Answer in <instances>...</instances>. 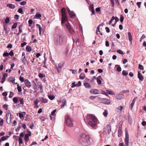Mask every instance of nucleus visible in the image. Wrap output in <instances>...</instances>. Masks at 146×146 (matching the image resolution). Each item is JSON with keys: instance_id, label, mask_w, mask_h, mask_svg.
Masks as SVG:
<instances>
[{"instance_id": "obj_23", "label": "nucleus", "mask_w": 146, "mask_h": 146, "mask_svg": "<svg viewBox=\"0 0 146 146\" xmlns=\"http://www.w3.org/2000/svg\"><path fill=\"white\" fill-rule=\"evenodd\" d=\"M41 98L42 100H41L40 101L42 103H47L48 102V100L46 98Z\"/></svg>"}, {"instance_id": "obj_35", "label": "nucleus", "mask_w": 146, "mask_h": 146, "mask_svg": "<svg viewBox=\"0 0 146 146\" xmlns=\"http://www.w3.org/2000/svg\"><path fill=\"white\" fill-rule=\"evenodd\" d=\"M8 136H3L1 137V140L2 141H4L5 140L7 139V138H8Z\"/></svg>"}, {"instance_id": "obj_57", "label": "nucleus", "mask_w": 146, "mask_h": 146, "mask_svg": "<svg viewBox=\"0 0 146 146\" xmlns=\"http://www.w3.org/2000/svg\"><path fill=\"white\" fill-rule=\"evenodd\" d=\"M9 21V17H7L5 20V22L6 23H8Z\"/></svg>"}, {"instance_id": "obj_6", "label": "nucleus", "mask_w": 146, "mask_h": 146, "mask_svg": "<svg viewBox=\"0 0 146 146\" xmlns=\"http://www.w3.org/2000/svg\"><path fill=\"white\" fill-rule=\"evenodd\" d=\"M24 83L25 85L27 88H30L32 86L31 83L29 81L28 79H25V81Z\"/></svg>"}, {"instance_id": "obj_52", "label": "nucleus", "mask_w": 146, "mask_h": 146, "mask_svg": "<svg viewBox=\"0 0 146 146\" xmlns=\"http://www.w3.org/2000/svg\"><path fill=\"white\" fill-rule=\"evenodd\" d=\"M97 96H91L89 97V98L90 99L92 100H93Z\"/></svg>"}, {"instance_id": "obj_17", "label": "nucleus", "mask_w": 146, "mask_h": 146, "mask_svg": "<svg viewBox=\"0 0 146 146\" xmlns=\"http://www.w3.org/2000/svg\"><path fill=\"white\" fill-rule=\"evenodd\" d=\"M128 35L129 40L131 42H132V39L131 34L130 32H129L128 33Z\"/></svg>"}, {"instance_id": "obj_44", "label": "nucleus", "mask_w": 146, "mask_h": 146, "mask_svg": "<svg viewBox=\"0 0 146 146\" xmlns=\"http://www.w3.org/2000/svg\"><path fill=\"white\" fill-rule=\"evenodd\" d=\"M97 81L98 84L99 85H100L102 83V82L101 80L98 78H97Z\"/></svg>"}, {"instance_id": "obj_26", "label": "nucleus", "mask_w": 146, "mask_h": 146, "mask_svg": "<svg viewBox=\"0 0 146 146\" xmlns=\"http://www.w3.org/2000/svg\"><path fill=\"white\" fill-rule=\"evenodd\" d=\"M118 136L119 137H120L121 135V133H122V130L121 129L119 128L118 129Z\"/></svg>"}, {"instance_id": "obj_25", "label": "nucleus", "mask_w": 146, "mask_h": 146, "mask_svg": "<svg viewBox=\"0 0 146 146\" xmlns=\"http://www.w3.org/2000/svg\"><path fill=\"white\" fill-rule=\"evenodd\" d=\"M26 49V51L28 52H30L32 50L31 48V47L29 46H27Z\"/></svg>"}, {"instance_id": "obj_38", "label": "nucleus", "mask_w": 146, "mask_h": 146, "mask_svg": "<svg viewBox=\"0 0 146 146\" xmlns=\"http://www.w3.org/2000/svg\"><path fill=\"white\" fill-rule=\"evenodd\" d=\"M19 101L20 102V104H21L23 105L24 104V101L23 100V98H19Z\"/></svg>"}, {"instance_id": "obj_41", "label": "nucleus", "mask_w": 146, "mask_h": 146, "mask_svg": "<svg viewBox=\"0 0 146 146\" xmlns=\"http://www.w3.org/2000/svg\"><path fill=\"white\" fill-rule=\"evenodd\" d=\"M117 52L119 53V54H124V53L121 50H117Z\"/></svg>"}, {"instance_id": "obj_48", "label": "nucleus", "mask_w": 146, "mask_h": 146, "mask_svg": "<svg viewBox=\"0 0 146 146\" xmlns=\"http://www.w3.org/2000/svg\"><path fill=\"white\" fill-rule=\"evenodd\" d=\"M35 16L36 18H38L41 17L42 15L40 14L37 13L36 14Z\"/></svg>"}, {"instance_id": "obj_18", "label": "nucleus", "mask_w": 146, "mask_h": 146, "mask_svg": "<svg viewBox=\"0 0 146 146\" xmlns=\"http://www.w3.org/2000/svg\"><path fill=\"white\" fill-rule=\"evenodd\" d=\"M100 26V25L98 26L97 27L96 31V33L97 35H98L99 34L98 32H100V34L101 35H102L103 33H102L100 32V27L99 26Z\"/></svg>"}, {"instance_id": "obj_13", "label": "nucleus", "mask_w": 146, "mask_h": 146, "mask_svg": "<svg viewBox=\"0 0 146 146\" xmlns=\"http://www.w3.org/2000/svg\"><path fill=\"white\" fill-rule=\"evenodd\" d=\"M138 77L139 79L141 81H143L144 79V77L139 72H138Z\"/></svg>"}, {"instance_id": "obj_22", "label": "nucleus", "mask_w": 146, "mask_h": 146, "mask_svg": "<svg viewBox=\"0 0 146 146\" xmlns=\"http://www.w3.org/2000/svg\"><path fill=\"white\" fill-rule=\"evenodd\" d=\"M9 80L11 82H12L13 83H15V79L13 78L12 77H10L9 78ZM16 84H17V83H16Z\"/></svg>"}, {"instance_id": "obj_37", "label": "nucleus", "mask_w": 146, "mask_h": 146, "mask_svg": "<svg viewBox=\"0 0 146 146\" xmlns=\"http://www.w3.org/2000/svg\"><path fill=\"white\" fill-rule=\"evenodd\" d=\"M4 120L3 119L0 118V125L2 126L3 125Z\"/></svg>"}, {"instance_id": "obj_16", "label": "nucleus", "mask_w": 146, "mask_h": 146, "mask_svg": "<svg viewBox=\"0 0 146 146\" xmlns=\"http://www.w3.org/2000/svg\"><path fill=\"white\" fill-rule=\"evenodd\" d=\"M36 26L37 27H38L39 29V34L40 35H41V32H42V28H41V27L40 25L38 24H36Z\"/></svg>"}, {"instance_id": "obj_59", "label": "nucleus", "mask_w": 146, "mask_h": 146, "mask_svg": "<svg viewBox=\"0 0 146 146\" xmlns=\"http://www.w3.org/2000/svg\"><path fill=\"white\" fill-rule=\"evenodd\" d=\"M111 3V6L112 7H114V2L113 0H110Z\"/></svg>"}, {"instance_id": "obj_45", "label": "nucleus", "mask_w": 146, "mask_h": 146, "mask_svg": "<svg viewBox=\"0 0 146 146\" xmlns=\"http://www.w3.org/2000/svg\"><path fill=\"white\" fill-rule=\"evenodd\" d=\"M124 17L122 15H121L120 17V21L121 23H122L123 21Z\"/></svg>"}, {"instance_id": "obj_8", "label": "nucleus", "mask_w": 146, "mask_h": 146, "mask_svg": "<svg viewBox=\"0 0 146 146\" xmlns=\"http://www.w3.org/2000/svg\"><path fill=\"white\" fill-rule=\"evenodd\" d=\"M90 92L92 94H97L100 93L99 91L98 90L94 89L90 90Z\"/></svg>"}, {"instance_id": "obj_33", "label": "nucleus", "mask_w": 146, "mask_h": 146, "mask_svg": "<svg viewBox=\"0 0 146 146\" xmlns=\"http://www.w3.org/2000/svg\"><path fill=\"white\" fill-rule=\"evenodd\" d=\"M68 31L70 33V34L72 35L74 34L75 33L74 31L73 30L72 28H71V29H70Z\"/></svg>"}, {"instance_id": "obj_5", "label": "nucleus", "mask_w": 146, "mask_h": 146, "mask_svg": "<svg viewBox=\"0 0 146 146\" xmlns=\"http://www.w3.org/2000/svg\"><path fill=\"white\" fill-rule=\"evenodd\" d=\"M5 117L7 122V123H9L11 119V114L9 113H7Z\"/></svg>"}, {"instance_id": "obj_61", "label": "nucleus", "mask_w": 146, "mask_h": 146, "mask_svg": "<svg viewBox=\"0 0 146 146\" xmlns=\"http://www.w3.org/2000/svg\"><path fill=\"white\" fill-rule=\"evenodd\" d=\"M13 96V93L12 92H11L10 93V94L9 96V98H11Z\"/></svg>"}, {"instance_id": "obj_56", "label": "nucleus", "mask_w": 146, "mask_h": 146, "mask_svg": "<svg viewBox=\"0 0 146 146\" xmlns=\"http://www.w3.org/2000/svg\"><path fill=\"white\" fill-rule=\"evenodd\" d=\"M145 37V36L144 35H143L140 39V41L141 42L143 39Z\"/></svg>"}, {"instance_id": "obj_47", "label": "nucleus", "mask_w": 146, "mask_h": 146, "mask_svg": "<svg viewBox=\"0 0 146 146\" xmlns=\"http://www.w3.org/2000/svg\"><path fill=\"white\" fill-rule=\"evenodd\" d=\"M117 66L118 67L117 68V70L119 72H121V68L119 66L117 65Z\"/></svg>"}, {"instance_id": "obj_32", "label": "nucleus", "mask_w": 146, "mask_h": 146, "mask_svg": "<svg viewBox=\"0 0 146 146\" xmlns=\"http://www.w3.org/2000/svg\"><path fill=\"white\" fill-rule=\"evenodd\" d=\"M106 91V92L109 94L112 95L113 94H114V93L111 90H107Z\"/></svg>"}, {"instance_id": "obj_14", "label": "nucleus", "mask_w": 146, "mask_h": 146, "mask_svg": "<svg viewBox=\"0 0 146 146\" xmlns=\"http://www.w3.org/2000/svg\"><path fill=\"white\" fill-rule=\"evenodd\" d=\"M84 85L86 88H90L91 86L90 84L87 82H85L84 83Z\"/></svg>"}, {"instance_id": "obj_29", "label": "nucleus", "mask_w": 146, "mask_h": 146, "mask_svg": "<svg viewBox=\"0 0 146 146\" xmlns=\"http://www.w3.org/2000/svg\"><path fill=\"white\" fill-rule=\"evenodd\" d=\"M122 94H119L116 96V98L117 99L119 100L121 99L122 98Z\"/></svg>"}, {"instance_id": "obj_10", "label": "nucleus", "mask_w": 146, "mask_h": 146, "mask_svg": "<svg viewBox=\"0 0 146 146\" xmlns=\"http://www.w3.org/2000/svg\"><path fill=\"white\" fill-rule=\"evenodd\" d=\"M102 103L107 104H110L111 103V101L110 100L108 99H104L102 101Z\"/></svg>"}, {"instance_id": "obj_20", "label": "nucleus", "mask_w": 146, "mask_h": 146, "mask_svg": "<svg viewBox=\"0 0 146 146\" xmlns=\"http://www.w3.org/2000/svg\"><path fill=\"white\" fill-rule=\"evenodd\" d=\"M80 79L83 80L85 78V76L84 74L83 73H81L79 76Z\"/></svg>"}, {"instance_id": "obj_27", "label": "nucleus", "mask_w": 146, "mask_h": 146, "mask_svg": "<svg viewBox=\"0 0 146 146\" xmlns=\"http://www.w3.org/2000/svg\"><path fill=\"white\" fill-rule=\"evenodd\" d=\"M108 114L107 110H104V112L103 113V114L104 117H106Z\"/></svg>"}, {"instance_id": "obj_62", "label": "nucleus", "mask_w": 146, "mask_h": 146, "mask_svg": "<svg viewBox=\"0 0 146 146\" xmlns=\"http://www.w3.org/2000/svg\"><path fill=\"white\" fill-rule=\"evenodd\" d=\"M38 104V100H36L34 102V104L35 105L37 106Z\"/></svg>"}, {"instance_id": "obj_58", "label": "nucleus", "mask_w": 146, "mask_h": 146, "mask_svg": "<svg viewBox=\"0 0 146 146\" xmlns=\"http://www.w3.org/2000/svg\"><path fill=\"white\" fill-rule=\"evenodd\" d=\"M38 88L40 89L41 90L43 87L42 84L41 83H40L39 84H38Z\"/></svg>"}, {"instance_id": "obj_24", "label": "nucleus", "mask_w": 146, "mask_h": 146, "mask_svg": "<svg viewBox=\"0 0 146 146\" xmlns=\"http://www.w3.org/2000/svg\"><path fill=\"white\" fill-rule=\"evenodd\" d=\"M61 12L62 13V15H66V12L65 9L64 8H63L61 10Z\"/></svg>"}, {"instance_id": "obj_34", "label": "nucleus", "mask_w": 146, "mask_h": 146, "mask_svg": "<svg viewBox=\"0 0 146 146\" xmlns=\"http://www.w3.org/2000/svg\"><path fill=\"white\" fill-rule=\"evenodd\" d=\"M59 40L58 42L59 43H61L63 41V40L64 38L62 36L59 37Z\"/></svg>"}, {"instance_id": "obj_31", "label": "nucleus", "mask_w": 146, "mask_h": 146, "mask_svg": "<svg viewBox=\"0 0 146 146\" xmlns=\"http://www.w3.org/2000/svg\"><path fill=\"white\" fill-rule=\"evenodd\" d=\"M19 79L21 82H25V79L22 76H20L19 77Z\"/></svg>"}, {"instance_id": "obj_30", "label": "nucleus", "mask_w": 146, "mask_h": 146, "mask_svg": "<svg viewBox=\"0 0 146 146\" xmlns=\"http://www.w3.org/2000/svg\"><path fill=\"white\" fill-rule=\"evenodd\" d=\"M24 139L26 142H28L29 140V137L27 134H26L25 135Z\"/></svg>"}, {"instance_id": "obj_1", "label": "nucleus", "mask_w": 146, "mask_h": 146, "mask_svg": "<svg viewBox=\"0 0 146 146\" xmlns=\"http://www.w3.org/2000/svg\"><path fill=\"white\" fill-rule=\"evenodd\" d=\"M84 121L86 124L92 128H94L97 124V119L92 114H88L84 118Z\"/></svg>"}, {"instance_id": "obj_42", "label": "nucleus", "mask_w": 146, "mask_h": 146, "mask_svg": "<svg viewBox=\"0 0 146 146\" xmlns=\"http://www.w3.org/2000/svg\"><path fill=\"white\" fill-rule=\"evenodd\" d=\"M19 117H20V118L21 119H23L24 118V115L23 114L19 113Z\"/></svg>"}, {"instance_id": "obj_63", "label": "nucleus", "mask_w": 146, "mask_h": 146, "mask_svg": "<svg viewBox=\"0 0 146 146\" xmlns=\"http://www.w3.org/2000/svg\"><path fill=\"white\" fill-rule=\"evenodd\" d=\"M105 29L106 30V31L107 33H109L110 32V30L108 27H106L105 28Z\"/></svg>"}, {"instance_id": "obj_28", "label": "nucleus", "mask_w": 146, "mask_h": 146, "mask_svg": "<svg viewBox=\"0 0 146 146\" xmlns=\"http://www.w3.org/2000/svg\"><path fill=\"white\" fill-rule=\"evenodd\" d=\"M66 26L67 29L68 30L72 28L71 25L69 24V23L66 24Z\"/></svg>"}, {"instance_id": "obj_39", "label": "nucleus", "mask_w": 146, "mask_h": 146, "mask_svg": "<svg viewBox=\"0 0 146 146\" xmlns=\"http://www.w3.org/2000/svg\"><path fill=\"white\" fill-rule=\"evenodd\" d=\"M35 59V57H33L32 58V59H31V62H32V64H33V65H35V64L34 62V60Z\"/></svg>"}, {"instance_id": "obj_43", "label": "nucleus", "mask_w": 146, "mask_h": 146, "mask_svg": "<svg viewBox=\"0 0 146 146\" xmlns=\"http://www.w3.org/2000/svg\"><path fill=\"white\" fill-rule=\"evenodd\" d=\"M33 22V21L32 19H30L28 21V23H29V26L30 27L31 25L32 24V23Z\"/></svg>"}, {"instance_id": "obj_49", "label": "nucleus", "mask_w": 146, "mask_h": 146, "mask_svg": "<svg viewBox=\"0 0 146 146\" xmlns=\"http://www.w3.org/2000/svg\"><path fill=\"white\" fill-rule=\"evenodd\" d=\"M9 56V53L7 52H5L3 54V56L4 57L7 56Z\"/></svg>"}, {"instance_id": "obj_53", "label": "nucleus", "mask_w": 146, "mask_h": 146, "mask_svg": "<svg viewBox=\"0 0 146 146\" xmlns=\"http://www.w3.org/2000/svg\"><path fill=\"white\" fill-rule=\"evenodd\" d=\"M43 75L41 73H40L38 74V76L40 78H42L43 77Z\"/></svg>"}, {"instance_id": "obj_4", "label": "nucleus", "mask_w": 146, "mask_h": 146, "mask_svg": "<svg viewBox=\"0 0 146 146\" xmlns=\"http://www.w3.org/2000/svg\"><path fill=\"white\" fill-rule=\"evenodd\" d=\"M129 135L127 131H125V143L126 146H129Z\"/></svg>"}, {"instance_id": "obj_50", "label": "nucleus", "mask_w": 146, "mask_h": 146, "mask_svg": "<svg viewBox=\"0 0 146 146\" xmlns=\"http://www.w3.org/2000/svg\"><path fill=\"white\" fill-rule=\"evenodd\" d=\"M17 23H15L12 26V28H11L12 29H13L15 28L17 26Z\"/></svg>"}, {"instance_id": "obj_54", "label": "nucleus", "mask_w": 146, "mask_h": 146, "mask_svg": "<svg viewBox=\"0 0 146 146\" xmlns=\"http://www.w3.org/2000/svg\"><path fill=\"white\" fill-rule=\"evenodd\" d=\"M8 105L7 104H4V105L3 107V108L5 109V110H7V108H8Z\"/></svg>"}, {"instance_id": "obj_36", "label": "nucleus", "mask_w": 146, "mask_h": 146, "mask_svg": "<svg viewBox=\"0 0 146 146\" xmlns=\"http://www.w3.org/2000/svg\"><path fill=\"white\" fill-rule=\"evenodd\" d=\"M13 101L14 103H16L18 102V100L17 97H15L13 98Z\"/></svg>"}, {"instance_id": "obj_40", "label": "nucleus", "mask_w": 146, "mask_h": 146, "mask_svg": "<svg viewBox=\"0 0 146 146\" xmlns=\"http://www.w3.org/2000/svg\"><path fill=\"white\" fill-rule=\"evenodd\" d=\"M115 19V17L114 16H112L111 19V20H110V21H109V24L111 25V24L113 21Z\"/></svg>"}, {"instance_id": "obj_64", "label": "nucleus", "mask_w": 146, "mask_h": 146, "mask_svg": "<svg viewBox=\"0 0 146 146\" xmlns=\"http://www.w3.org/2000/svg\"><path fill=\"white\" fill-rule=\"evenodd\" d=\"M142 125L145 126L146 125V122L145 121H143L141 123Z\"/></svg>"}, {"instance_id": "obj_60", "label": "nucleus", "mask_w": 146, "mask_h": 146, "mask_svg": "<svg viewBox=\"0 0 146 146\" xmlns=\"http://www.w3.org/2000/svg\"><path fill=\"white\" fill-rule=\"evenodd\" d=\"M19 13H21L22 14H23V10L21 8L19 9Z\"/></svg>"}, {"instance_id": "obj_21", "label": "nucleus", "mask_w": 146, "mask_h": 146, "mask_svg": "<svg viewBox=\"0 0 146 146\" xmlns=\"http://www.w3.org/2000/svg\"><path fill=\"white\" fill-rule=\"evenodd\" d=\"M7 7H9V8L12 9H14L15 7V6L14 5L11 4H8L7 5Z\"/></svg>"}, {"instance_id": "obj_11", "label": "nucleus", "mask_w": 146, "mask_h": 146, "mask_svg": "<svg viewBox=\"0 0 146 146\" xmlns=\"http://www.w3.org/2000/svg\"><path fill=\"white\" fill-rule=\"evenodd\" d=\"M62 104L61 105V108L63 107L64 106H66L67 104L66 101L65 99L62 100L60 102Z\"/></svg>"}, {"instance_id": "obj_3", "label": "nucleus", "mask_w": 146, "mask_h": 146, "mask_svg": "<svg viewBox=\"0 0 146 146\" xmlns=\"http://www.w3.org/2000/svg\"><path fill=\"white\" fill-rule=\"evenodd\" d=\"M65 121L68 126L71 127L73 126L74 121L69 116L67 115L65 117Z\"/></svg>"}, {"instance_id": "obj_55", "label": "nucleus", "mask_w": 146, "mask_h": 146, "mask_svg": "<svg viewBox=\"0 0 146 146\" xmlns=\"http://www.w3.org/2000/svg\"><path fill=\"white\" fill-rule=\"evenodd\" d=\"M49 98L51 100H52L55 97L54 96L50 95L48 96Z\"/></svg>"}, {"instance_id": "obj_7", "label": "nucleus", "mask_w": 146, "mask_h": 146, "mask_svg": "<svg viewBox=\"0 0 146 146\" xmlns=\"http://www.w3.org/2000/svg\"><path fill=\"white\" fill-rule=\"evenodd\" d=\"M68 13L71 18L74 19L76 17V14L74 12L71 11L69 9H68Z\"/></svg>"}, {"instance_id": "obj_19", "label": "nucleus", "mask_w": 146, "mask_h": 146, "mask_svg": "<svg viewBox=\"0 0 146 146\" xmlns=\"http://www.w3.org/2000/svg\"><path fill=\"white\" fill-rule=\"evenodd\" d=\"M22 61L25 64H29V62L27 60L26 58H25V57H23L22 58Z\"/></svg>"}, {"instance_id": "obj_46", "label": "nucleus", "mask_w": 146, "mask_h": 146, "mask_svg": "<svg viewBox=\"0 0 146 146\" xmlns=\"http://www.w3.org/2000/svg\"><path fill=\"white\" fill-rule=\"evenodd\" d=\"M139 68L140 70H143L144 69V67L143 66L139 64Z\"/></svg>"}, {"instance_id": "obj_51", "label": "nucleus", "mask_w": 146, "mask_h": 146, "mask_svg": "<svg viewBox=\"0 0 146 146\" xmlns=\"http://www.w3.org/2000/svg\"><path fill=\"white\" fill-rule=\"evenodd\" d=\"M122 74L124 76H127L128 74V72H126L125 70H123L122 71Z\"/></svg>"}, {"instance_id": "obj_9", "label": "nucleus", "mask_w": 146, "mask_h": 146, "mask_svg": "<svg viewBox=\"0 0 146 146\" xmlns=\"http://www.w3.org/2000/svg\"><path fill=\"white\" fill-rule=\"evenodd\" d=\"M66 21H68L66 15H62V21L61 22V23L63 24L66 22Z\"/></svg>"}, {"instance_id": "obj_15", "label": "nucleus", "mask_w": 146, "mask_h": 146, "mask_svg": "<svg viewBox=\"0 0 146 146\" xmlns=\"http://www.w3.org/2000/svg\"><path fill=\"white\" fill-rule=\"evenodd\" d=\"M64 62H61L58 64V68L60 69L61 68L64 66Z\"/></svg>"}, {"instance_id": "obj_2", "label": "nucleus", "mask_w": 146, "mask_h": 146, "mask_svg": "<svg viewBox=\"0 0 146 146\" xmlns=\"http://www.w3.org/2000/svg\"><path fill=\"white\" fill-rule=\"evenodd\" d=\"M89 138V136L88 135L82 134L80 137L79 142L83 145L86 146L88 145Z\"/></svg>"}, {"instance_id": "obj_12", "label": "nucleus", "mask_w": 146, "mask_h": 146, "mask_svg": "<svg viewBox=\"0 0 146 146\" xmlns=\"http://www.w3.org/2000/svg\"><path fill=\"white\" fill-rule=\"evenodd\" d=\"M136 98H134L132 101V102H131V104H130V109L131 110H133V106H134V104H135V102L136 101Z\"/></svg>"}]
</instances>
